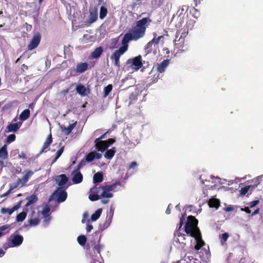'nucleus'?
Returning a JSON list of instances; mask_svg holds the SVG:
<instances>
[{"label": "nucleus", "instance_id": "obj_1", "mask_svg": "<svg viewBox=\"0 0 263 263\" xmlns=\"http://www.w3.org/2000/svg\"><path fill=\"white\" fill-rule=\"evenodd\" d=\"M152 20L149 17H143L136 22V25L133 26L128 32L124 34L122 40L121 46L112 54L110 59L114 60V65L118 68L120 67V58L128 49V43L131 41H137L143 38L146 32V28Z\"/></svg>", "mask_w": 263, "mask_h": 263}, {"label": "nucleus", "instance_id": "obj_2", "mask_svg": "<svg viewBox=\"0 0 263 263\" xmlns=\"http://www.w3.org/2000/svg\"><path fill=\"white\" fill-rule=\"evenodd\" d=\"M198 220L193 216H189L185 224L184 231L191 237H194L196 241L195 246L196 250H200L205 245L204 241L202 239L201 234L198 227Z\"/></svg>", "mask_w": 263, "mask_h": 263}, {"label": "nucleus", "instance_id": "obj_3", "mask_svg": "<svg viewBox=\"0 0 263 263\" xmlns=\"http://www.w3.org/2000/svg\"><path fill=\"white\" fill-rule=\"evenodd\" d=\"M51 197L52 198H55L56 201L58 203H61L66 200L67 193L64 189V187H59L57 190L53 192Z\"/></svg>", "mask_w": 263, "mask_h": 263}, {"label": "nucleus", "instance_id": "obj_4", "mask_svg": "<svg viewBox=\"0 0 263 263\" xmlns=\"http://www.w3.org/2000/svg\"><path fill=\"white\" fill-rule=\"evenodd\" d=\"M92 192L100 193V197L103 198H110L113 197V194L105 185L94 187L92 188Z\"/></svg>", "mask_w": 263, "mask_h": 263}, {"label": "nucleus", "instance_id": "obj_5", "mask_svg": "<svg viewBox=\"0 0 263 263\" xmlns=\"http://www.w3.org/2000/svg\"><path fill=\"white\" fill-rule=\"evenodd\" d=\"M127 64L136 70L139 69L143 65L142 57L139 55L133 59H129L127 61Z\"/></svg>", "mask_w": 263, "mask_h": 263}, {"label": "nucleus", "instance_id": "obj_6", "mask_svg": "<svg viewBox=\"0 0 263 263\" xmlns=\"http://www.w3.org/2000/svg\"><path fill=\"white\" fill-rule=\"evenodd\" d=\"M41 40V34L37 32H36L32 39H31L30 43L27 46V48L29 50H32L35 49L39 45Z\"/></svg>", "mask_w": 263, "mask_h": 263}, {"label": "nucleus", "instance_id": "obj_7", "mask_svg": "<svg viewBox=\"0 0 263 263\" xmlns=\"http://www.w3.org/2000/svg\"><path fill=\"white\" fill-rule=\"evenodd\" d=\"M189 33V28L187 27H184L181 29L178 30L176 34V39L178 37L179 35L180 34V36L178 40V41H180L181 43L184 44V38ZM176 41V40H175Z\"/></svg>", "mask_w": 263, "mask_h": 263}, {"label": "nucleus", "instance_id": "obj_8", "mask_svg": "<svg viewBox=\"0 0 263 263\" xmlns=\"http://www.w3.org/2000/svg\"><path fill=\"white\" fill-rule=\"evenodd\" d=\"M11 243L13 246L16 247L20 246L24 240L23 236L21 235H12L11 236Z\"/></svg>", "mask_w": 263, "mask_h": 263}, {"label": "nucleus", "instance_id": "obj_9", "mask_svg": "<svg viewBox=\"0 0 263 263\" xmlns=\"http://www.w3.org/2000/svg\"><path fill=\"white\" fill-rule=\"evenodd\" d=\"M169 63V60H164L160 63L158 64L157 65V72L159 73L164 72L166 67L168 66Z\"/></svg>", "mask_w": 263, "mask_h": 263}, {"label": "nucleus", "instance_id": "obj_10", "mask_svg": "<svg viewBox=\"0 0 263 263\" xmlns=\"http://www.w3.org/2000/svg\"><path fill=\"white\" fill-rule=\"evenodd\" d=\"M55 180L60 187H63L68 182V178L65 174H61L57 177Z\"/></svg>", "mask_w": 263, "mask_h": 263}, {"label": "nucleus", "instance_id": "obj_11", "mask_svg": "<svg viewBox=\"0 0 263 263\" xmlns=\"http://www.w3.org/2000/svg\"><path fill=\"white\" fill-rule=\"evenodd\" d=\"M74 174L72 180L73 183L78 184L81 183L83 180V175L80 172L74 171L72 172Z\"/></svg>", "mask_w": 263, "mask_h": 263}, {"label": "nucleus", "instance_id": "obj_12", "mask_svg": "<svg viewBox=\"0 0 263 263\" xmlns=\"http://www.w3.org/2000/svg\"><path fill=\"white\" fill-rule=\"evenodd\" d=\"M21 207V202L13 206L11 209H9L7 208H3L1 209V213L5 214L8 213L9 215H11L15 211L17 210Z\"/></svg>", "mask_w": 263, "mask_h": 263}, {"label": "nucleus", "instance_id": "obj_13", "mask_svg": "<svg viewBox=\"0 0 263 263\" xmlns=\"http://www.w3.org/2000/svg\"><path fill=\"white\" fill-rule=\"evenodd\" d=\"M52 142V135L51 134H50L48 136L47 138H46V140L45 142H44L43 147L40 151V153L42 154L44 152H46V149L49 147V146L51 145V144Z\"/></svg>", "mask_w": 263, "mask_h": 263}, {"label": "nucleus", "instance_id": "obj_14", "mask_svg": "<svg viewBox=\"0 0 263 263\" xmlns=\"http://www.w3.org/2000/svg\"><path fill=\"white\" fill-rule=\"evenodd\" d=\"M98 19V9L95 8L92 11H90V14L88 19V22L92 24L96 22Z\"/></svg>", "mask_w": 263, "mask_h": 263}, {"label": "nucleus", "instance_id": "obj_15", "mask_svg": "<svg viewBox=\"0 0 263 263\" xmlns=\"http://www.w3.org/2000/svg\"><path fill=\"white\" fill-rule=\"evenodd\" d=\"M25 174L23 176L21 179L23 182V184L26 185V183L28 181L29 179L34 174V172L30 170H26L25 171Z\"/></svg>", "mask_w": 263, "mask_h": 263}, {"label": "nucleus", "instance_id": "obj_16", "mask_svg": "<svg viewBox=\"0 0 263 263\" xmlns=\"http://www.w3.org/2000/svg\"><path fill=\"white\" fill-rule=\"evenodd\" d=\"M153 70L154 68L152 70L151 72L149 73L150 76L147 78V79L148 80V81L150 83H155L157 82L160 77V73L158 72L153 74V76H151V74H152L153 73Z\"/></svg>", "mask_w": 263, "mask_h": 263}, {"label": "nucleus", "instance_id": "obj_17", "mask_svg": "<svg viewBox=\"0 0 263 263\" xmlns=\"http://www.w3.org/2000/svg\"><path fill=\"white\" fill-rule=\"evenodd\" d=\"M88 66L86 62L79 63L77 65L76 71L79 73H83L87 69Z\"/></svg>", "mask_w": 263, "mask_h": 263}, {"label": "nucleus", "instance_id": "obj_18", "mask_svg": "<svg viewBox=\"0 0 263 263\" xmlns=\"http://www.w3.org/2000/svg\"><path fill=\"white\" fill-rule=\"evenodd\" d=\"M103 52V48L102 47L100 46L96 48L93 52L91 53V58L97 59L99 58Z\"/></svg>", "mask_w": 263, "mask_h": 263}, {"label": "nucleus", "instance_id": "obj_19", "mask_svg": "<svg viewBox=\"0 0 263 263\" xmlns=\"http://www.w3.org/2000/svg\"><path fill=\"white\" fill-rule=\"evenodd\" d=\"M7 145H4L1 148H0V158L3 160H6L8 158L9 155L7 150Z\"/></svg>", "mask_w": 263, "mask_h": 263}, {"label": "nucleus", "instance_id": "obj_20", "mask_svg": "<svg viewBox=\"0 0 263 263\" xmlns=\"http://www.w3.org/2000/svg\"><path fill=\"white\" fill-rule=\"evenodd\" d=\"M220 204V200L216 198H211L208 202V204L210 208H214L216 209L219 207Z\"/></svg>", "mask_w": 263, "mask_h": 263}, {"label": "nucleus", "instance_id": "obj_21", "mask_svg": "<svg viewBox=\"0 0 263 263\" xmlns=\"http://www.w3.org/2000/svg\"><path fill=\"white\" fill-rule=\"evenodd\" d=\"M26 199L28 200V201L25 205L26 208L32 204L35 203L37 201L38 198L36 195L32 194L31 196L27 197Z\"/></svg>", "mask_w": 263, "mask_h": 263}, {"label": "nucleus", "instance_id": "obj_22", "mask_svg": "<svg viewBox=\"0 0 263 263\" xmlns=\"http://www.w3.org/2000/svg\"><path fill=\"white\" fill-rule=\"evenodd\" d=\"M30 115V111L29 109L24 110L20 115V119L22 121L26 120Z\"/></svg>", "mask_w": 263, "mask_h": 263}, {"label": "nucleus", "instance_id": "obj_23", "mask_svg": "<svg viewBox=\"0 0 263 263\" xmlns=\"http://www.w3.org/2000/svg\"><path fill=\"white\" fill-rule=\"evenodd\" d=\"M20 126L17 123L10 124L7 126V130L6 132H13L15 133L19 129Z\"/></svg>", "mask_w": 263, "mask_h": 263}, {"label": "nucleus", "instance_id": "obj_24", "mask_svg": "<svg viewBox=\"0 0 263 263\" xmlns=\"http://www.w3.org/2000/svg\"><path fill=\"white\" fill-rule=\"evenodd\" d=\"M103 180V176L102 173L98 172L94 174L93 177V183H98L102 182Z\"/></svg>", "mask_w": 263, "mask_h": 263}, {"label": "nucleus", "instance_id": "obj_25", "mask_svg": "<svg viewBox=\"0 0 263 263\" xmlns=\"http://www.w3.org/2000/svg\"><path fill=\"white\" fill-rule=\"evenodd\" d=\"M108 147V144H106V142L104 141H102L96 147V148L101 152H103Z\"/></svg>", "mask_w": 263, "mask_h": 263}, {"label": "nucleus", "instance_id": "obj_26", "mask_svg": "<svg viewBox=\"0 0 263 263\" xmlns=\"http://www.w3.org/2000/svg\"><path fill=\"white\" fill-rule=\"evenodd\" d=\"M77 92L82 96H84L86 95V88L85 87L81 84H79L77 85L76 89Z\"/></svg>", "mask_w": 263, "mask_h": 263}, {"label": "nucleus", "instance_id": "obj_27", "mask_svg": "<svg viewBox=\"0 0 263 263\" xmlns=\"http://www.w3.org/2000/svg\"><path fill=\"white\" fill-rule=\"evenodd\" d=\"M90 192L92 194H89L88 197L90 201H97L101 198L100 197V193H95L93 192H92V188L90 189Z\"/></svg>", "mask_w": 263, "mask_h": 263}, {"label": "nucleus", "instance_id": "obj_28", "mask_svg": "<svg viewBox=\"0 0 263 263\" xmlns=\"http://www.w3.org/2000/svg\"><path fill=\"white\" fill-rule=\"evenodd\" d=\"M116 150L115 149V147H113L111 149H108L105 152V153L104 154V157L106 159H110L114 156Z\"/></svg>", "mask_w": 263, "mask_h": 263}, {"label": "nucleus", "instance_id": "obj_29", "mask_svg": "<svg viewBox=\"0 0 263 263\" xmlns=\"http://www.w3.org/2000/svg\"><path fill=\"white\" fill-rule=\"evenodd\" d=\"M102 209H98L94 214H92L91 216V220L92 221H96L101 216L102 213Z\"/></svg>", "mask_w": 263, "mask_h": 263}, {"label": "nucleus", "instance_id": "obj_30", "mask_svg": "<svg viewBox=\"0 0 263 263\" xmlns=\"http://www.w3.org/2000/svg\"><path fill=\"white\" fill-rule=\"evenodd\" d=\"M76 124L77 122L74 123L70 124L67 127H65L63 130L66 135H69L71 132L72 130L75 127Z\"/></svg>", "mask_w": 263, "mask_h": 263}, {"label": "nucleus", "instance_id": "obj_31", "mask_svg": "<svg viewBox=\"0 0 263 263\" xmlns=\"http://www.w3.org/2000/svg\"><path fill=\"white\" fill-rule=\"evenodd\" d=\"M64 149V146H62L56 153V157L54 158L51 162V164L54 163L57 160L59 159V158L61 156Z\"/></svg>", "mask_w": 263, "mask_h": 263}, {"label": "nucleus", "instance_id": "obj_32", "mask_svg": "<svg viewBox=\"0 0 263 263\" xmlns=\"http://www.w3.org/2000/svg\"><path fill=\"white\" fill-rule=\"evenodd\" d=\"M27 216V213L25 212H22L17 215L16 220L17 222H22L25 220Z\"/></svg>", "mask_w": 263, "mask_h": 263}, {"label": "nucleus", "instance_id": "obj_33", "mask_svg": "<svg viewBox=\"0 0 263 263\" xmlns=\"http://www.w3.org/2000/svg\"><path fill=\"white\" fill-rule=\"evenodd\" d=\"M77 240L81 246H84L86 243L87 238L85 235H80L78 237Z\"/></svg>", "mask_w": 263, "mask_h": 263}, {"label": "nucleus", "instance_id": "obj_34", "mask_svg": "<svg viewBox=\"0 0 263 263\" xmlns=\"http://www.w3.org/2000/svg\"><path fill=\"white\" fill-rule=\"evenodd\" d=\"M107 13V8L104 6H102L100 8V15L99 17L101 19L104 18Z\"/></svg>", "mask_w": 263, "mask_h": 263}, {"label": "nucleus", "instance_id": "obj_35", "mask_svg": "<svg viewBox=\"0 0 263 263\" xmlns=\"http://www.w3.org/2000/svg\"><path fill=\"white\" fill-rule=\"evenodd\" d=\"M40 222V219L38 217L30 218L29 220V223L30 226H37Z\"/></svg>", "mask_w": 263, "mask_h": 263}, {"label": "nucleus", "instance_id": "obj_36", "mask_svg": "<svg viewBox=\"0 0 263 263\" xmlns=\"http://www.w3.org/2000/svg\"><path fill=\"white\" fill-rule=\"evenodd\" d=\"M95 158V152H90L88 154H87L84 159L86 162H91L94 160Z\"/></svg>", "mask_w": 263, "mask_h": 263}, {"label": "nucleus", "instance_id": "obj_37", "mask_svg": "<svg viewBox=\"0 0 263 263\" xmlns=\"http://www.w3.org/2000/svg\"><path fill=\"white\" fill-rule=\"evenodd\" d=\"M112 89V85L111 84H108L107 86L105 87L103 91L104 96L107 97L108 95H109Z\"/></svg>", "mask_w": 263, "mask_h": 263}, {"label": "nucleus", "instance_id": "obj_38", "mask_svg": "<svg viewBox=\"0 0 263 263\" xmlns=\"http://www.w3.org/2000/svg\"><path fill=\"white\" fill-rule=\"evenodd\" d=\"M156 35H157V34L156 33H154V37L150 42L152 43H153V44L157 45V44H159L160 40L162 38H163V35H160V36L156 37Z\"/></svg>", "mask_w": 263, "mask_h": 263}, {"label": "nucleus", "instance_id": "obj_39", "mask_svg": "<svg viewBox=\"0 0 263 263\" xmlns=\"http://www.w3.org/2000/svg\"><path fill=\"white\" fill-rule=\"evenodd\" d=\"M153 45L154 44L153 43H152L150 41L146 44L145 47V50L147 53H149L152 52V51L153 50Z\"/></svg>", "mask_w": 263, "mask_h": 263}, {"label": "nucleus", "instance_id": "obj_40", "mask_svg": "<svg viewBox=\"0 0 263 263\" xmlns=\"http://www.w3.org/2000/svg\"><path fill=\"white\" fill-rule=\"evenodd\" d=\"M120 185V182L118 181V182H115L114 184H110V185H105V186L109 190V191L110 192H111V191H115V187H116V185Z\"/></svg>", "mask_w": 263, "mask_h": 263}, {"label": "nucleus", "instance_id": "obj_41", "mask_svg": "<svg viewBox=\"0 0 263 263\" xmlns=\"http://www.w3.org/2000/svg\"><path fill=\"white\" fill-rule=\"evenodd\" d=\"M229 236V235L228 233H224L219 236V238L220 239V241L222 244H223L227 241Z\"/></svg>", "mask_w": 263, "mask_h": 263}, {"label": "nucleus", "instance_id": "obj_42", "mask_svg": "<svg viewBox=\"0 0 263 263\" xmlns=\"http://www.w3.org/2000/svg\"><path fill=\"white\" fill-rule=\"evenodd\" d=\"M20 185H21V187L25 186L24 184H23V182H22V180L21 179V178H19L17 180V181L15 183H14L13 184L12 186L11 187V189H13L16 188Z\"/></svg>", "mask_w": 263, "mask_h": 263}, {"label": "nucleus", "instance_id": "obj_43", "mask_svg": "<svg viewBox=\"0 0 263 263\" xmlns=\"http://www.w3.org/2000/svg\"><path fill=\"white\" fill-rule=\"evenodd\" d=\"M112 221V219H110L107 217H106L105 221L102 224L103 229H106L109 226L110 224Z\"/></svg>", "mask_w": 263, "mask_h": 263}, {"label": "nucleus", "instance_id": "obj_44", "mask_svg": "<svg viewBox=\"0 0 263 263\" xmlns=\"http://www.w3.org/2000/svg\"><path fill=\"white\" fill-rule=\"evenodd\" d=\"M16 136L15 134H12L9 135L7 138L6 142L7 143H10L15 140Z\"/></svg>", "mask_w": 263, "mask_h": 263}, {"label": "nucleus", "instance_id": "obj_45", "mask_svg": "<svg viewBox=\"0 0 263 263\" xmlns=\"http://www.w3.org/2000/svg\"><path fill=\"white\" fill-rule=\"evenodd\" d=\"M103 248V246L100 244L95 245L93 248V251L95 253H100L101 249Z\"/></svg>", "mask_w": 263, "mask_h": 263}, {"label": "nucleus", "instance_id": "obj_46", "mask_svg": "<svg viewBox=\"0 0 263 263\" xmlns=\"http://www.w3.org/2000/svg\"><path fill=\"white\" fill-rule=\"evenodd\" d=\"M250 186L247 185V186H245L243 187H242L240 190V194L242 195H246L248 193V192L250 189Z\"/></svg>", "mask_w": 263, "mask_h": 263}, {"label": "nucleus", "instance_id": "obj_47", "mask_svg": "<svg viewBox=\"0 0 263 263\" xmlns=\"http://www.w3.org/2000/svg\"><path fill=\"white\" fill-rule=\"evenodd\" d=\"M50 208L48 206L46 205V206H45L43 209V211H42V214L44 216H47V215H49L48 214V213H49L50 212Z\"/></svg>", "mask_w": 263, "mask_h": 263}, {"label": "nucleus", "instance_id": "obj_48", "mask_svg": "<svg viewBox=\"0 0 263 263\" xmlns=\"http://www.w3.org/2000/svg\"><path fill=\"white\" fill-rule=\"evenodd\" d=\"M86 161L84 159H82L81 161L77 166L76 171H78L82 166L86 164Z\"/></svg>", "mask_w": 263, "mask_h": 263}, {"label": "nucleus", "instance_id": "obj_49", "mask_svg": "<svg viewBox=\"0 0 263 263\" xmlns=\"http://www.w3.org/2000/svg\"><path fill=\"white\" fill-rule=\"evenodd\" d=\"M9 225L5 224L0 227V237L5 234L2 231H5L9 228Z\"/></svg>", "mask_w": 263, "mask_h": 263}, {"label": "nucleus", "instance_id": "obj_50", "mask_svg": "<svg viewBox=\"0 0 263 263\" xmlns=\"http://www.w3.org/2000/svg\"><path fill=\"white\" fill-rule=\"evenodd\" d=\"M184 215L181 214V216L180 218V222L179 223V226H178V231H179L181 229V228L184 223Z\"/></svg>", "mask_w": 263, "mask_h": 263}, {"label": "nucleus", "instance_id": "obj_51", "mask_svg": "<svg viewBox=\"0 0 263 263\" xmlns=\"http://www.w3.org/2000/svg\"><path fill=\"white\" fill-rule=\"evenodd\" d=\"M259 202V200H255L254 201H252L249 203V207L252 208L254 206H255L256 205H257Z\"/></svg>", "mask_w": 263, "mask_h": 263}, {"label": "nucleus", "instance_id": "obj_52", "mask_svg": "<svg viewBox=\"0 0 263 263\" xmlns=\"http://www.w3.org/2000/svg\"><path fill=\"white\" fill-rule=\"evenodd\" d=\"M185 235L184 234H181L180 233H178V241L180 242V240H185ZM181 243H183L184 242L183 241H181Z\"/></svg>", "mask_w": 263, "mask_h": 263}, {"label": "nucleus", "instance_id": "obj_53", "mask_svg": "<svg viewBox=\"0 0 263 263\" xmlns=\"http://www.w3.org/2000/svg\"><path fill=\"white\" fill-rule=\"evenodd\" d=\"M114 214V208L112 206H111L110 208V209H109V215L108 216L107 215L106 217L112 219Z\"/></svg>", "mask_w": 263, "mask_h": 263}, {"label": "nucleus", "instance_id": "obj_54", "mask_svg": "<svg viewBox=\"0 0 263 263\" xmlns=\"http://www.w3.org/2000/svg\"><path fill=\"white\" fill-rule=\"evenodd\" d=\"M175 45L176 46L177 48L179 49V50H180L181 51H185L188 50V48L187 47H185L183 45L179 46H178V44L176 43H175Z\"/></svg>", "mask_w": 263, "mask_h": 263}, {"label": "nucleus", "instance_id": "obj_55", "mask_svg": "<svg viewBox=\"0 0 263 263\" xmlns=\"http://www.w3.org/2000/svg\"><path fill=\"white\" fill-rule=\"evenodd\" d=\"M105 141L106 142V144H108V147L114 143L115 142V140L114 139H108L107 140H105Z\"/></svg>", "mask_w": 263, "mask_h": 263}, {"label": "nucleus", "instance_id": "obj_56", "mask_svg": "<svg viewBox=\"0 0 263 263\" xmlns=\"http://www.w3.org/2000/svg\"><path fill=\"white\" fill-rule=\"evenodd\" d=\"M137 164L136 162L133 161L129 165L128 169H132V168L134 169L135 168H136L137 167Z\"/></svg>", "mask_w": 263, "mask_h": 263}, {"label": "nucleus", "instance_id": "obj_57", "mask_svg": "<svg viewBox=\"0 0 263 263\" xmlns=\"http://www.w3.org/2000/svg\"><path fill=\"white\" fill-rule=\"evenodd\" d=\"M50 220V217L49 215L44 216V222L45 223L48 224Z\"/></svg>", "mask_w": 263, "mask_h": 263}, {"label": "nucleus", "instance_id": "obj_58", "mask_svg": "<svg viewBox=\"0 0 263 263\" xmlns=\"http://www.w3.org/2000/svg\"><path fill=\"white\" fill-rule=\"evenodd\" d=\"M18 157L21 159H25L27 158L26 154L24 152H21L18 154Z\"/></svg>", "mask_w": 263, "mask_h": 263}, {"label": "nucleus", "instance_id": "obj_59", "mask_svg": "<svg viewBox=\"0 0 263 263\" xmlns=\"http://www.w3.org/2000/svg\"><path fill=\"white\" fill-rule=\"evenodd\" d=\"M241 210L245 211L247 213L250 214L251 213V210H250V207H245L243 209H241Z\"/></svg>", "mask_w": 263, "mask_h": 263}, {"label": "nucleus", "instance_id": "obj_60", "mask_svg": "<svg viewBox=\"0 0 263 263\" xmlns=\"http://www.w3.org/2000/svg\"><path fill=\"white\" fill-rule=\"evenodd\" d=\"M93 229V226L91 224H88L86 228L87 232H90Z\"/></svg>", "mask_w": 263, "mask_h": 263}, {"label": "nucleus", "instance_id": "obj_61", "mask_svg": "<svg viewBox=\"0 0 263 263\" xmlns=\"http://www.w3.org/2000/svg\"><path fill=\"white\" fill-rule=\"evenodd\" d=\"M102 141V140H101L100 139V138H97V139L95 140V147H96L97 145H98V144L100 143V142L101 141Z\"/></svg>", "mask_w": 263, "mask_h": 263}, {"label": "nucleus", "instance_id": "obj_62", "mask_svg": "<svg viewBox=\"0 0 263 263\" xmlns=\"http://www.w3.org/2000/svg\"><path fill=\"white\" fill-rule=\"evenodd\" d=\"M171 204H169L167 209L166 210L165 213L166 214H170L171 212Z\"/></svg>", "mask_w": 263, "mask_h": 263}, {"label": "nucleus", "instance_id": "obj_63", "mask_svg": "<svg viewBox=\"0 0 263 263\" xmlns=\"http://www.w3.org/2000/svg\"><path fill=\"white\" fill-rule=\"evenodd\" d=\"M260 211V209L259 208H257L251 214V216H254L256 214H257L259 213Z\"/></svg>", "mask_w": 263, "mask_h": 263}, {"label": "nucleus", "instance_id": "obj_64", "mask_svg": "<svg viewBox=\"0 0 263 263\" xmlns=\"http://www.w3.org/2000/svg\"><path fill=\"white\" fill-rule=\"evenodd\" d=\"M95 154V158L99 159L101 157V155L100 153H97L96 152H94Z\"/></svg>", "mask_w": 263, "mask_h": 263}]
</instances>
